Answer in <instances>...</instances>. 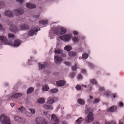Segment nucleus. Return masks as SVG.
I'll use <instances>...</instances> for the list:
<instances>
[{
	"mask_svg": "<svg viewBox=\"0 0 124 124\" xmlns=\"http://www.w3.org/2000/svg\"><path fill=\"white\" fill-rule=\"evenodd\" d=\"M54 29L53 33L57 35L63 34L65 33L66 32V30L63 27L59 28L56 27Z\"/></svg>",
	"mask_w": 124,
	"mask_h": 124,
	"instance_id": "1",
	"label": "nucleus"
},
{
	"mask_svg": "<svg viewBox=\"0 0 124 124\" xmlns=\"http://www.w3.org/2000/svg\"><path fill=\"white\" fill-rule=\"evenodd\" d=\"M17 2H19L20 3H22L23 2V0H16Z\"/></svg>",
	"mask_w": 124,
	"mask_h": 124,
	"instance_id": "54",
	"label": "nucleus"
},
{
	"mask_svg": "<svg viewBox=\"0 0 124 124\" xmlns=\"http://www.w3.org/2000/svg\"><path fill=\"white\" fill-rule=\"evenodd\" d=\"M29 109L31 111L32 113L33 114H35V111L34 109L31 108H29Z\"/></svg>",
	"mask_w": 124,
	"mask_h": 124,
	"instance_id": "45",
	"label": "nucleus"
},
{
	"mask_svg": "<svg viewBox=\"0 0 124 124\" xmlns=\"http://www.w3.org/2000/svg\"><path fill=\"white\" fill-rule=\"evenodd\" d=\"M117 94L116 93L115 94L113 93L112 94H111V98H112V97L114 98L117 97Z\"/></svg>",
	"mask_w": 124,
	"mask_h": 124,
	"instance_id": "44",
	"label": "nucleus"
},
{
	"mask_svg": "<svg viewBox=\"0 0 124 124\" xmlns=\"http://www.w3.org/2000/svg\"><path fill=\"white\" fill-rule=\"evenodd\" d=\"M119 104L120 106L123 107V102H120Z\"/></svg>",
	"mask_w": 124,
	"mask_h": 124,
	"instance_id": "55",
	"label": "nucleus"
},
{
	"mask_svg": "<svg viewBox=\"0 0 124 124\" xmlns=\"http://www.w3.org/2000/svg\"><path fill=\"white\" fill-rule=\"evenodd\" d=\"M34 90L33 88L31 87L28 88L27 91V93H30L32 92Z\"/></svg>",
	"mask_w": 124,
	"mask_h": 124,
	"instance_id": "29",
	"label": "nucleus"
},
{
	"mask_svg": "<svg viewBox=\"0 0 124 124\" xmlns=\"http://www.w3.org/2000/svg\"><path fill=\"white\" fill-rule=\"evenodd\" d=\"M10 30L12 31L13 32H16L18 31V29L15 26L11 25L10 28Z\"/></svg>",
	"mask_w": 124,
	"mask_h": 124,
	"instance_id": "12",
	"label": "nucleus"
},
{
	"mask_svg": "<svg viewBox=\"0 0 124 124\" xmlns=\"http://www.w3.org/2000/svg\"><path fill=\"white\" fill-rule=\"evenodd\" d=\"M78 79H82V77L81 74H79L78 76Z\"/></svg>",
	"mask_w": 124,
	"mask_h": 124,
	"instance_id": "47",
	"label": "nucleus"
},
{
	"mask_svg": "<svg viewBox=\"0 0 124 124\" xmlns=\"http://www.w3.org/2000/svg\"><path fill=\"white\" fill-rule=\"evenodd\" d=\"M72 39L73 42H78V38L75 36L72 38Z\"/></svg>",
	"mask_w": 124,
	"mask_h": 124,
	"instance_id": "32",
	"label": "nucleus"
},
{
	"mask_svg": "<svg viewBox=\"0 0 124 124\" xmlns=\"http://www.w3.org/2000/svg\"><path fill=\"white\" fill-rule=\"evenodd\" d=\"M18 109L22 113L24 112L25 110V108L23 107H22L21 108H18Z\"/></svg>",
	"mask_w": 124,
	"mask_h": 124,
	"instance_id": "38",
	"label": "nucleus"
},
{
	"mask_svg": "<svg viewBox=\"0 0 124 124\" xmlns=\"http://www.w3.org/2000/svg\"><path fill=\"white\" fill-rule=\"evenodd\" d=\"M10 105L12 107H13L14 106V105L12 103H10Z\"/></svg>",
	"mask_w": 124,
	"mask_h": 124,
	"instance_id": "61",
	"label": "nucleus"
},
{
	"mask_svg": "<svg viewBox=\"0 0 124 124\" xmlns=\"http://www.w3.org/2000/svg\"><path fill=\"white\" fill-rule=\"evenodd\" d=\"M5 6V3L3 1H0V9Z\"/></svg>",
	"mask_w": 124,
	"mask_h": 124,
	"instance_id": "35",
	"label": "nucleus"
},
{
	"mask_svg": "<svg viewBox=\"0 0 124 124\" xmlns=\"http://www.w3.org/2000/svg\"><path fill=\"white\" fill-rule=\"evenodd\" d=\"M0 40L3 43H6L7 41V38L4 36H0Z\"/></svg>",
	"mask_w": 124,
	"mask_h": 124,
	"instance_id": "13",
	"label": "nucleus"
},
{
	"mask_svg": "<svg viewBox=\"0 0 124 124\" xmlns=\"http://www.w3.org/2000/svg\"><path fill=\"white\" fill-rule=\"evenodd\" d=\"M0 121L3 124H10V120L4 115H2L0 117Z\"/></svg>",
	"mask_w": 124,
	"mask_h": 124,
	"instance_id": "3",
	"label": "nucleus"
},
{
	"mask_svg": "<svg viewBox=\"0 0 124 124\" xmlns=\"http://www.w3.org/2000/svg\"><path fill=\"white\" fill-rule=\"evenodd\" d=\"M39 67L40 68L42 69H45V65L40 64L39 63Z\"/></svg>",
	"mask_w": 124,
	"mask_h": 124,
	"instance_id": "33",
	"label": "nucleus"
},
{
	"mask_svg": "<svg viewBox=\"0 0 124 124\" xmlns=\"http://www.w3.org/2000/svg\"><path fill=\"white\" fill-rule=\"evenodd\" d=\"M81 72L82 73L84 74H86V70L84 69H81Z\"/></svg>",
	"mask_w": 124,
	"mask_h": 124,
	"instance_id": "49",
	"label": "nucleus"
},
{
	"mask_svg": "<svg viewBox=\"0 0 124 124\" xmlns=\"http://www.w3.org/2000/svg\"><path fill=\"white\" fill-rule=\"evenodd\" d=\"M110 93L109 91H106L105 92V95L107 97H108L110 94Z\"/></svg>",
	"mask_w": 124,
	"mask_h": 124,
	"instance_id": "42",
	"label": "nucleus"
},
{
	"mask_svg": "<svg viewBox=\"0 0 124 124\" xmlns=\"http://www.w3.org/2000/svg\"><path fill=\"white\" fill-rule=\"evenodd\" d=\"M88 55L87 54L85 53L83 54L82 58L83 59H86L88 57Z\"/></svg>",
	"mask_w": 124,
	"mask_h": 124,
	"instance_id": "30",
	"label": "nucleus"
},
{
	"mask_svg": "<svg viewBox=\"0 0 124 124\" xmlns=\"http://www.w3.org/2000/svg\"><path fill=\"white\" fill-rule=\"evenodd\" d=\"M37 102L38 103L43 104L45 102V100L44 98H40L38 99Z\"/></svg>",
	"mask_w": 124,
	"mask_h": 124,
	"instance_id": "25",
	"label": "nucleus"
},
{
	"mask_svg": "<svg viewBox=\"0 0 124 124\" xmlns=\"http://www.w3.org/2000/svg\"><path fill=\"white\" fill-rule=\"evenodd\" d=\"M117 108V107L115 106H113L110 107L107 109V111L108 112H113L115 111Z\"/></svg>",
	"mask_w": 124,
	"mask_h": 124,
	"instance_id": "16",
	"label": "nucleus"
},
{
	"mask_svg": "<svg viewBox=\"0 0 124 124\" xmlns=\"http://www.w3.org/2000/svg\"><path fill=\"white\" fill-rule=\"evenodd\" d=\"M76 75V73L75 72H72L70 73L69 77L71 78H74Z\"/></svg>",
	"mask_w": 124,
	"mask_h": 124,
	"instance_id": "34",
	"label": "nucleus"
},
{
	"mask_svg": "<svg viewBox=\"0 0 124 124\" xmlns=\"http://www.w3.org/2000/svg\"><path fill=\"white\" fill-rule=\"evenodd\" d=\"M44 107L45 109H52L53 108L51 105H47L45 104L44 105Z\"/></svg>",
	"mask_w": 124,
	"mask_h": 124,
	"instance_id": "23",
	"label": "nucleus"
},
{
	"mask_svg": "<svg viewBox=\"0 0 124 124\" xmlns=\"http://www.w3.org/2000/svg\"><path fill=\"white\" fill-rule=\"evenodd\" d=\"M29 28L28 25L27 24H22L21 26L20 29L21 30L28 29Z\"/></svg>",
	"mask_w": 124,
	"mask_h": 124,
	"instance_id": "17",
	"label": "nucleus"
},
{
	"mask_svg": "<svg viewBox=\"0 0 124 124\" xmlns=\"http://www.w3.org/2000/svg\"><path fill=\"white\" fill-rule=\"evenodd\" d=\"M99 99L95 98L94 99V101L93 102V103H96L99 102Z\"/></svg>",
	"mask_w": 124,
	"mask_h": 124,
	"instance_id": "43",
	"label": "nucleus"
},
{
	"mask_svg": "<svg viewBox=\"0 0 124 124\" xmlns=\"http://www.w3.org/2000/svg\"><path fill=\"white\" fill-rule=\"evenodd\" d=\"M105 124H112L111 123L109 122H107L106 123H105Z\"/></svg>",
	"mask_w": 124,
	"mask_h": 124,
	"instance_id": "62",
	"label": "nucleus"
},
{
	"mask_svg": "<svg viewBox=\"0 0 124 124\" xmlns=\"http://www.w3.org/2000/svg\"><path fill=\"white\" fill-rule=\"evenodd\" d=\"M83 86L85 87L86 85H77L76 86L75 88L77 90L79 91L81 90Z\"/></svg>",
	"mask_w": 124,
	"mask_h": 124,
	"instance_id": "19",
	"label": "nucleus"
},
{
	"mask_svg": "<svg viewBox=\"0 0 124 124\" xmlns=\"http://www.w3.org/2000/svg\"><path fill=\"white\" fill-rule=\"evenodd\" d=\"M14 12L16 15H19L23 13L24 10L23 9H16L14 10Z\"/></svg>",
	"mask_w": 124,
	"mask_h": 124,
	"instance_id": "8",
	"label": "nucleus"
},
{
	"mask_svg": "<svg viewBox=\"0 0 124 124\" xmlns=\"http://www.w3.org/2000/svg\"><path fill=\"white\" fill-rule=\"evenodd\" d=\"M37 29L36 28L33 27L31 29L28 34V35L30 36L33 35L36 32H37L39 30Z\"/></svg>",
	"mask_w": 124,
	"mask_h": 124,
	"instance_id": "7",
	"label": "nucleus"
},
{
	"mask_svg": "<svg viewBox=\"0 0 124 124\" xmlns=\"http://www.w3.org/2000/svg\"><path fill=\"white\" fill-rule=\"evenodd\" d=\"M104 90V88L103 87H101L100 88V91H103Z\"/></svg>",
	"mask_w": 124,
	"mask_h": 124,
	"instance_id": "56",
	"label": "nucleus"
},
{
	"mask_svg": "<svg viewBox=\"0 0 124 124\" xmlns=\"http://www.w3.org/2000/svg\"><path fill=\"white\" fill-rule=\"evenodd\" d=\"M8 37L9 38H14L15 37L14 34L10 33L8 34Z\"/></svg>",
	"mask_w": 124,
	"mask_h": 124,
	"instance_id": "46",
	"label": "nucleus"
},
{
	"mask_svg": "<svg viewBox=\"0 0 124 124\" xmlns=\"http://www.w3.org/2000/svg\"><path fill=\"white\" fill-rule=\"evenodd\" d=\"M36 124H50L45 119L38 117L35 119Z\"/></svg>",
	"mask_w": 124,
	"mask_h": 124,
	"instance_id": "2",
	"label": "nucleus"
},
{
	"mask_svg": "<svg viewBox=\"0 0 124 124\" xmlns=\"http://www.w3.org/2000/svg\"><path fill=\"white\" fill-rule=\"evenodd\" d=\"M64 49L68 52H69L71 49V47L70 46L67 45L65 47Z\"/></svg>",
	"mask_w": 124,
	"mask_h": 124,
	"instance_id": "27",
	"label": "nucleus"
},
{
	"mask_svg": "<svg viewBox=\"0 0 124 124\" xmlns=\"http://www.w3.org/2000/svg\"><path fill=\"white\" fill-rule=\"evenodd\" d=\"M90 82L91 84H97V82L95 79H92L90 80Z\"/></svg>",
	"mask_w": 124,
	"mask_h": 124,
	"instance_id": "36",
	"label": "nucleus"
},
{
	"mask_svg": "<svg viewBox=\"0 0 124 124\" xmlns=\"http://www.w3.org/2000/svg\"><path fill=\"white\" fill-rule=\"evenodd\" d=\"M42 88L43 90L47 91L48 90L49 88L48 86L45 85L42 87Z\"/></svg>",
	"mask_w": 124,
	"mask_h": 124,
	"instance_id": "31",
	"label": "nucleus"
},
{
	"mask_svg": "<svg viewBox=\"0 0 124 124\" xmlns=\"http://www.w3.org/2000/svg\"><path fill=\"white\" fill-rule=\"evenodd\" d=\"M5 15L9 17H12L13 15L12 12L10 10H6L4 12Z\"/></svg>",
	"mask_w": 124,
	"mask_h": 124,
	"instance_id": "9",
	"label": "nucleus"
},
{
	"mask_svg": "<svg viewBox=\"0 0 124 124\" xmlns=\"http://www.w3.org/2000/svg\"><path fill=\"white\" fill-rule=\"evenodd\" d=\"M13 44L11 42L9 44V45H12Z\"/></svg>",
	"mask_w": 124,
	"mask_h": 124,
	"instance_id": "64",
	"label": "nucleus"
},
{
	"mask_svg": "<svg viewBox=\"0 0 124 124\" xmlns=\"http://www.w3.org/2000/svg\"><path fill=\"white\" fill-rule=\"evenodd\" d=\"M111 123L113 124H116V122L114 121H111Z\"/></svg>",
	"mask_w": 124,
	"mask_h": 124,
	"instance_id": "59",
	"label": "nucleus"
},
{
	"mask_svg": "<svg viewBox=\"0 0 124 124\" xmlns=\"http://www.w3.org/2000/svg\"><path fill=\"white\" fill-rule=\"evenodd\" d=\"M88 87L89 88V89L88 90H86L87 91H91L92 89V86H91L90 85H89L88 86Z\"/></svg>",
	"mask_w": 124,
	"mask_h": 124,
	"instance_id": "50",
	"label": "nucleus"
},
{
	"mask_svg": "<svg viewBox=\"0 0 124 124\" xmlns=\"http://www.w3.org/2000/svg\"><path fill=\"white\" fill-rule=\"evenodd\" d=\"M73 33L74 35H77L78 34V32L77 31H75L73 32Z\"/></svg>",
	"mask_w": 124,
	"mask_h": 124,
	"instance_id": "57",
	"label": "nucleus"
},
{
	"mask_svg": "<svg viewBox=\"0 0 124 124\" xmlns=\"http://www.w3.org/2000/svg\"><path fill=\"white\" fill-rule=\"evenodd\" d=\"M39 15H36L34 16V17L35 18H36V19H37L39 17Z\"/></svg>",
	"mask_w": 124,
	"mask_h": 124,
	"instance_id": "58",
	"label": "nucleus"
},
{
	"mask_svg": "<svg viewBox=\"0 0 124 124\" xmlns=\"http://www.w3.org/2000/svg\"><path fill=\"white\" fill-rule=\"evenodd\" d=\"M77 54L76 53L73 51H71L69 53V55L70 57L75 56Z\"/></svg>",
	"mask_w": 124,
	"mask_h": 124,
	"instance_id": "24",
	"label": "nucleus"
},
{
	"mask_svg": "<svg viewBox=\"0 0 124 124\" xmlns=\"http://www.w3.org/2000/svg\"><path fill=\"white\" fill-rule=\"evenodd\" d=\"M65 82L63 80H60L56 82L58 86H62L64 85L65 84Z\"/></svg>",
	"mask_w": 124,
	"mask_h": 124,
	"instance_id": "14",
	"label": "nucleus"
},
{
	"mask_svg": "<svg viewBox=\"0 0 124 124\" xmlns=\"http://www.w3.org/2000/svg\"><path fill=\"white\" fill-rule=\"evenodd\" d=\"M77 64H75L74 66L72 67V70L73 71L77 70V68L78 67H77Z\"/></svg>",
	"mask_w": 124,
	"mask_h": 124,
	"instance_id": "41",
	"label": "nucleus"
},
{
	"mask_svg": "<svg viewBox=\"0 0 124 124\" xmlns=\"http://www.w3.org/2000/svg\"><path fill=\"white\" fill-rule=\"evenodd\" d=\"M61 55L62 57H65L66 56V54L64 53H62L61 54Z\"/></svg>",
	"mask_w": 124,
	"mask_h": 124,
	"instance_id": "52",
	"label": "nucleus"
},
{
	"mask_svg": "<svg viewBox=\"0 0 124 124\" xmlns=\"http://www.w3.org/2000/svg\"><path fill=\"white\" fill-rule=\"evenodd\" d=\"M72 35L71 34H65L63 35L60 36L59 37L60 39L63 40L64 41H68L71 39Z\"/></svg>",
	"mask_w": 124,
	"mask_h": 124,
	"instance_id": "6",
	"label": "nucleus"
},
{
	"mask_svg": "<svg viewBox=\"0 0 124 124\" xmlns=\"http://www.w3.org/2000/svg\"><path fill=\"white\" fill-rule=\"evenodd\" d=\"M49 100L48 101L47 103L49 104H52L55 101H56L57 100V98L56 97H54L51 99L50 97H49Z\"/></svg>",
	"mask_w": 124,
	"mask_h": 124,
	"instance_id": "11",
	"label": "nucleus"
},
{
	"mask_svg": "<svg viewBox=\"0 0 124 124\" xmlns=\"http://www.w3.org/2000/svg\"><path fill=\"white\" fill-rule=\"evenodd\" d=\"M90 110V108H87L86 110H85V112L86 113H87Z\"/></svg>",
	"mask_w": 124,
	"mask_h": 124,
	"instance_id": "51",
	"label": "nucleus"
},
{
	"mask_svg": "<svg viewBox=\"0 0 124 124\" xmlns=\"http://www.w3.org/2000/svg\"><path fill=\"white\" fill-rule=\"evenodd\" d=\"M27 7L29 8H36V6L32 4L28 3L26 4Z\"/></svg>",
	"mask_w": 124,
	"mask_h": 124,
	"instance_id": "15",
	"label": "nucleus"
},
{
	"mask_svg": "<svg viewBox=\"0 0 124 124\" xmlns=\"http://www.w3.org/2000/svg\"><path fill=\"white\" fill-rule=\"evenodd\" d=\"M84 120V119L82 117H80L78 118L76 121V123L77 124H79L81 123V122Z\"/></svg>",
	"mask_w": 124,
	"mask_h": 124,
	"instance_id": "26",
	"label": "nucleus"
},
{
	"mask_svg": "<svg viewBox=\"0 0 124 124\" xmlns=\"http://www.w3.org/2000/svg\"><path fill=\"white\" fill-rule=\"evenodd\" d=\"M64 63L67 65L68 66H70L71 65V63L67 61H65L64 62Z\"/></svg>",
	"mask_w": 124,
	"mask_h": 124,
	"instance_id": "48",
	"label": "nucleus"
},
{
	"mask_svg": "<svg viewBox=\"0 0 124 124\" xmlns=\"http://www.w3.org/2000/svg\"><path fill=\"white\" fill-rule=\"evenodd\" d=\"M54 58L57 62H62V59L58 56H55Z\"/></svg>",
	"mask_w": 124,
	"mask_h": 124,
	"instance_id": "22",
	"label": "nucleus"
},
{
	"mask_svg": "<svg viewBox=\"0 0 124 124\" xmlns=\"http://www.w3.org/2000/svg\"><path fill=\"white\" fill-rule=\"evenodd\" d=\"M39 23L43 25L46 24L48 23V21L47 20H41L39 22Z\"/></svg>",
	"mask_w": 124,
	"mask_h": 124,
	"instance_id": "28",
	"label": "nucleus"
},
{
	"mask_svg": "<svg viewBox=\"0 0 124 124\" xmlns=\"http://www.w3.org/2000/svg\"><path fill=\"white\" fill-rule=\"evenodd\" d=\"M14 117L15 121L21 122L22 123H23L25 121L24 119V120H23V119L21 118V117H20L16 116H14Z\"/></svg>",
	"mask_w": 124,
	"mask_h": 124,
	"instance_id": "10",
	"label": "nucleus"
},
{
	"mask_svg": "<svg viewBox=\"0 0 124 124\" xmlns=\"http://www.w3.org/2000/svg\"><path fill=\"white\" fill-rule=\"evenodd\" d=\"M21 43V41L19 40H16L14 41V45L15 46H19Z\"/></svg>",
	"mask_w": 124,
	"mask_h": 124,
	"instance_id": "18",
	"label": "nucleus"
},
{
	"mask_svg": "<svg viewBox=\"0 0 124 124\" xmlns=\"http://www.w3.org/2000/svg\"><path fill=\"white\" fill-rule=\"evenodd\" d=\"M22 95V94L21 93H17L11 96V97L13 98H18L21 96Z\"/></svg>",
	"mask_w": 124,
	"mask_h": 124,
	"instance_id": "21",
	"label": "nucleus"
},
{
	"mask_svg": "<svg viewBox=\"0 0 124 124\" xmlns=\"http://www.w3.org/2000/svg\"><path fill=\"white\" fill-rule=\"evenodd\" d=\"M51 122L52 124H59V119L54 114H52L51 117Z\"/></svg>",
	"mask_w": 124,
	"mask_h": 124,
	"instance_id": "5",
	"label": "nucleus"
},
{
	"mask_svg": "<svg viewBox=\"0 0 124 124\" xmlns=\"http://www.w3.org/2000/svg\"><path fill=\"white\" fill-rule=\"evenodd\" d=\"M92 124H100L98 121H96L94 122Z\"/></svg>",
	"mask_w": 124,
	"mask_h": 124,
	"instance_id": "53",
	"label": "nucleus"
},
{
	"mask_svg": "<svg viewBox=\"0 0 124 124\" xmlns=\"http://www.w3.org/2000/svg\"><path fill=\"white\" fill-rule=\"evenodd\" d=\"M54 52L55 53L59 54L62 52V51L60 49H56L55 50Z\"/></svg>",
	"mask_w": 124,
	"mask_h": 124,
	"instance_id": "40",
	"label": "nucleus"
},
{
	"mask_svg": "<svg viewBox=\"0 0 124 124\" xmlns=\"http://www.w3.org/2000/svg\"><path fill=\"white\" fill-rule=\"evenodd\" d=\"M62 124H68V123L66 121H64L62 122Z\"/></svg>",
	"mask_w": 124,
	"mask_h": 124,
	"instance_id": "60",
	"label": "nucleus"
},
{
	"mask_svg": "<svg viewBox=\"0 0 124 124\" xmlns=\"http://www.w3.org/2000/svg\"><path fill=\"white\" fill-rule=\"evenodd\" d=\"M77 102L79 104L83 105L85 104V102L84 100L81 99H79L77 100Z\"/></svg>",
	"mask_w": 124,
	"mask_h": 124,
	"instance_id": "20",
	"label": "nucleus"
},
{
	"mask_svg": "<svg viewBox=\"0 0 124 124\" xmlns=\"http://www.w3.org/2000/svg\"><path fill=\"white\" fill-rule=\"evenodd\" d=\"M93 114L91 112L89 113L87 117L85 118V122L89 123L92 121L94 120Z\"/></svg>",
	"mask_w": 124,
	"mask_h": 124,
	"instance_id": "4",
	"label": "nucleus"
},
{
	"mask_svg": "<svg viewBox=\"0 0 124 124\" xmlns=\"http://www.w3.org/2000/svg\"><path fill=\"white\" fill-rule=\"evenodd\" d=\"M121 120H120L119 121V124H123L121 122Z\"/></svg>",
	"mask_w": 124,
	"mask_h": 124,
	"instance_id": "63",
	"label": "nucleus"
},
{
	"mask_svg": "<svg viewBox=\"0 0 124 124\" xmlns=\"http://www.w3.org/2000/svg\"><path fill=\"white\" fill-rule=\"evenodd\" d=\"M50 92L52 93H55L58 91V89H54L49 91Z\"/></svg>",
	"mask_w": 124,
	"mask_h": 124,
	"instance_id": "37",
	"label": "nucleus"
},
{
	"mask_svg": "<svg viewBox=\"0 0 124 124\" xmlns=\"http://www.w3.org/2000/svg\"><path fill=\"white\" fill-rule=\"evenodd\" d=\"M88 64L91 68H93L95 67V66L93 64L90 62H88Z\"/></svg>",
	"mask_w": 124,
	"mask_h": 124,
	"instance_id": "39",
	"label": "nucleus"
}]
</instances>
